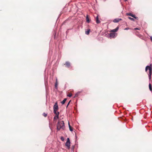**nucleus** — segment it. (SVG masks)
I'll return each instance as SVG.
<instances>
[{"label": "nucleus", "instance_id": "obj_30", "mask_svg": "<svg viewBox=\"0 0 152 152\" xmlns=\"http://www.w3.org/2000/svg\"><path fill=\"white\" fill-rule=\"evenodd\" d=\"M124 1H127V0H124Z\"/></svg>", "mask_w": 152, "mask_h": 152}, {"label": "nucleus", "instance_id": "obj_16", "mask_svg": "<svg viewBox=\"0 0 152 152\" xmlns=\"http://www.w3.org/2000/svg\"><path fill=\"white\" fill-rule=\"evenodd\" d=\"M80 93V92H77L75 95V96H74V97H77V96Z\"/></svg>", "mask_w": 152, "mask_h": 152}, {"label": "nucleus", "instance_id": "obj_2", "mask_svg": "<svg viewBox=\"0 0 152 152\" xmlns=\"http://www.w3.org/2000/svg\"><path fill=\"white\" fill-rule=\"evenodd\" d=\"M148 69L149 70V73L148 74V78L150 80L151 79V75L152 74V65L151 64L150 66H147L145 68V71L146 72Z\"/></svg>", "mask_w": 152, "mask_h": 152}, {"label": "nucleus", "instance_id": "obj_6", "mask_svg": "<svg viewBox=\"0 0 152 152\" xmlns=\"http://www.w3.org/2000/svg\"><path fill=\"white\" fill-rule=\"evenodd\" d=\"M56 115L54 116L53 119L54 120H56L57 119H58L59 118V112H58L57 113H54Z\"/></svg>", "mask_w": 152, "mask_h": 152}, {"label": "nucleus", "instance_id": "obj_19", "mask_svg": "<svg viewBox=\"0 0 152 152\" xmlns=\"http://www.w3.org/2000/svg\"><path fill=\"white\" fill-rule=\"evenodd\" d=\"M140 28H134V31H135L136 30H140Z\"/></svg>", "mask_w": 152, "mask_h": 152}, {"label": "nucleus", "instance_id": "obj_14", "mask_svg": "<svg viewBox=\"0 0 152 152\" xmlns=\"http://www.w3.org/2000/svg\"><path fill=\"white\" fill-rule=\"evenodd\" d=\"M66 100L67 99L66 98H65L62 102H61V103L62 104H64L65 103Z\"/></svg>", "mask_w": 152, "mask_h": 152}, {"label": "nucleus", "instance_id": "obj_17", "mask_svg": "<svg viewBox=\"0 0 152 152\" xmlns=\"http://www.w3.org/2000/svg\"><path fill=\"white\" fill-rule=\"evenodd\" d=\"M149 87L150 90L151 91H152V87H151V85L150 83H149Z\"/></svg>", "mask_w": 152, "mask_h": 152}, {"label": "nucleus", "instance_id": "obj_13", "mask_svg": "<svg viewBox=\"0 0 152 152\" xmlns=\"http://www.w3.org/2000/svg\"><path fill=\"white\" fill-rule=\"evenodd\" d=\"M86 20L87 22L88 23H89L90 22V21L89 18H88V15H87L86 16Z\"/></svg>", "mask_w": 152, "mask_h": 152}, {"label": "nucleus", "instance_id": "obj_21", "mask_svg": "<svg viewBox=\"0 0 152 152\" xmlns=\"http://www.w3.org/2000/svg\"><path fill=\"white\" fill-rule=\"evenodd\" d=\"M43 115L45 117H46L47 115V114L45 113H43Z\"/></svg>", "mask_w": 152, "mask_h": 152}, {"label": "nucleus", "instance_id": "obj_31", "mask_svg": "<svg viewBox=\"0 0 152 152\" xmlns=\"http://www.w3.org/2000/svg\"><path fill=\"white\" fill-rule=\"evenodd\" d=\"M73 149L74 148V146H73V147H72Z\"/></svg>", "mask_w": 152, "mask_h": 152}, {"label": "nucleus", "instance_id": "obj_27", "mask_svg": "<svg viewBox=\"0 0 152 152\" xmlns=\"http://www.w3.org/2000/svg\"><path fill=\"white\" fill-rule=\"evenodd\" d=\"M150 39H151V41L152 42V36H151L150 37Z\"/></svg>", "mask_w": 152, "mask_h": 152}, {"label": "nucleus", "instance_id": "obj_28", "mask_svg": "<svg viewBox=\"0 0 152 152\" xmlns=\"http://www.w3.org/2000/svg\"><path fill=\"white\" fill-rule=\"evenodd\" d=\"M56 82H57V83H58L57 79V78H56Z\"/></svg>", "mask_w": 152, "mask_h": 152}, {"label": "nucleus", "instance_id": "obj_23", "mask_svg": "<svg viewBox=\"0 0 152 152\" xmlns=\"http://www.w3.org/2000/svg\"><path fill=\"white\" fill-rule=\"evenodd\" d=\"M130 29H131V28L127 27V28H125L124 29V30H128Z\"/></svg>", "mask_w": 152, "mask_h": 152}, {"label": "nucleus", "instance_id": "obj_11", "mask_svg": "<svg viewBox=\"0 0 152 152\" xmlns=\"http://www.w3.org/2000/svg\"><path fill=\"white\" fill-rule=\"evenodd\" d=\"M68 126H69V127L70 131L71 132L72 131H73V129L71 127V126L70 125V124H69V121H68Z\"/></svg>", "mask_w": 152, "mask_h": 152}, {"label": "nucleus", "instance_id": "obj_29", "mask_svg": "<svg viewBox=\"0 0 152 152\" xmlns=\"http://www.w3.org/2000/svg\"><path fill=\"white\" fill-rule=\"evenodd\" d=\"M75 137L76 138H77V136L76 135H75Z\"/></svg>", "mask_w": 152, "mask_h": 152}, {"label": "nucleus", "instance_id": "obj_9", "mask_svg": "<svg viewBox=\"0 0 152 152\" xmlns=\"http://www.w3.org/2000/svg\"><path fill=\"white\" fill-rule=\"evenodd\" d=\"M65 64L66 65V66L67 67H69L70 66V62L68 61L66 62Z\"/></svg>", "mask_w": 152, "mask_h": 152}, {"label": "nucleus", "instance_id": "obj_22", "mask_svg": "<svg viewBox=\"0 0 152 152\" xmlns=\"http://www.w3.org/2000/svg\"><path fill=\"white\" fill-rule=\"evenodd\" d=\"M128 18L131 20H133V18H131V17H128Z\"/></svg>", "mask_w": 152, "mask_h": 152}, {"label": "nucleus", "instance_id": "obj_1", "mask_svg": "<svg viewBox=\"0 0 152 152\" xmlns=\"http://www.w3.org/2000/svg\"><path fill=\"white\" fill-rule=\"evenodd\" d=\"M65 128L64 123L63 121H59L57 124V129L58 131L62 129L64 130Z\"/></svg>", "mask_w": 152, "mask_h": 152}, {"label": "nucleus", "instance_id": "obj_8", "mask_svg": "<svg viewBox=\"0 0 152 152\" xmlns=\"http://www.w3.org/2000/svg\"><path fill=\"white\" fill-rule=\"evenodd\" d=\"M118 28L119 27H117L111 30V32L115 33L118 30Z\"/></svg>", "mask_w": 152, "mask_h": 152}, {"label": "nucleus", "instance_id": "obj_26", "mask_svg": "<svg viewBox=\"0 0 152 152\" xmlns=\"http://www.w3.org/2000/svg\"><path fill=\"white\" fill-rule=\"evenodd\" d=\"M70 102H71V100H70V101H69V102H68V104H67V106H66V108H67V107H68V106L69 105V103H70Z\"/></svg>", "mask_w": 152, "mask_h": 152}, {"label": "nucleus", "instance_id": "obj_12", "mask_svg": "<svg viewBox=\"0 0 152 152\" xmlns=\"http://www.w3.org/2000/svg\"><path fill=\"white\" fill-rule=\"evenodd\" d=\"M126 15L130 16L133 17V14L131 13H126Z\"/></svg>", "mask_w": 152, "mask_h": 152}, {"label": "nucleus", "instance_id": "obj_15", "mask_svg": "<svg viewBox=\"0 0 152 152\" xmlns=\"http://www.w3.org/2000/svg\"><path fill=\"white\" fill-rule=\"evenodd\" d=\"M90 31V29H88L87 31H85V34L87 35L88 34H89Z\"/></svg>", "mask_w": 152, "mask_h": 152}, {"label": "nucleus", "instance_id": "obj_4", "mask_svg": "<svg viewBox=\"0 0 152 152\" xmlns=\"http://www.w3.org/2000/svg\"><path fill=\"white\" fill-rule=\"evenodd\" d=\"M70 142L69 138H68L67 139V140L65 143V145L68 147V148H70Z\"/></svg>", "mask_w": 152, "mask_h": 152}, {"label": "nucleus", "instance_id": "obj_18", "mask_svg": "<svg viewBox=\"0 0 152 152\" xmlns=\"http://www.w3.org/2000/svg\"><path fill=\"white\" fill-rule=\"evenodd\" d=\"M55 86L56 89H57L58 88V83H57V82H55Z\"/></svg>", "mask_w": 152, "mask_h": 152}, {"label": "nucleus", "instance_id": "obj_7", "mask_svg": "<svg viewBox=\"0 0 152 152\" xmlns=\"http://www.w3.org/2000/svg\"><path fill=\"white\" fill-rule=\"evenodd\" d=\"M121 18H115L113 20V22L114 23H116L119 22L120 20H121Z\"/></svg>", "mask_w": 152, "mask_h": 152}, {"label": "nucleus", "instance_id": "obj_24", "mask_svg": "<svg viewBox=\"0 0 152 152\" xmlns=\"http://www.w3.org/2000/svg\"><path fill=\"white\" fill-rule=\"evenodd\" d=\"M61 139L62 141H63L64 140V138L63 137H61Z\"/></svg>", "mask_w": 152, "mask_h": 152}, {"label": "nucleus", "instance_id": "obj_20", "mask_svg": "<svg viewBox=\"0 0 152 152\" xmlns=\"http://www.w3.org/2000/svg\"><path fill=\"white\" fill-rule=\"evenodd\" d=\"M134 18H135L136 20H138V18L137 17H136L135 15H134Z\"/></svg>", "mask_w": 152, "mask_h": 152}, {"label": "nucleus", "instance_id": "obj_25", "mask_svg": "<svg viewBox=\"0 0 152 152\" xmlns=\"http://www.w3.org/2000/svg\"><path fill=\"white\" fill-rule=\"evenodd\" d=\"M67 96L68 97H70L72 96V94H69Z\"/></svg>", "mask_w": 152, "mask_h": 152}, {"label": "nucleus", "instance_id": "obj_5", "mask_svg": "<svg viewBox=\"0 0 152 152\" xmlns=\"http://www.w3.org/2000/svg\"><path fill=\"white\" fill-rule=\"evenodd\" d=\"M115 33H111L109 34L108 37L110 39L114 38L115 37Z\"/></svg>", "mask_w": 152, "mask_h": 152}, {"label": "nucleus", "instance_id": "obj_3", "mask_svg": "<svg viewBox=\"0 0 152 152\" xmlns=\"http://www.w3.org/2000/svg\"><path fill=\"white\" fill-rule=\"evenodd\" d=\"M53 109L54 113H57L58 111H57L58 110V103L57 102L55 103L54 105L53 106Z\"/></svg>", "mask_w": 152, "mask_h": 152}, {"label": "nucleus", "instance_id": "obj_10", "mask_svg": "<svg viewBox=\"0 0 152 152\" xmlns=\"http://www.w3.org/2000/svg\"><path fill=\"white\" fill-rule=\"evenodd\" d=\"M96 22L97 23H99L100 22V21L99 20L98 15H97L96 17Z\"/></svg>", "mask_w": 152, "mask_h": 152}]
</instances>
